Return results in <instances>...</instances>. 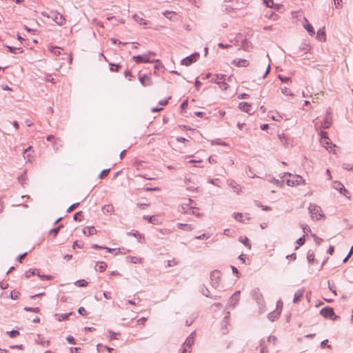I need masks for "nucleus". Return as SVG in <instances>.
<instances>
[{
  "mask_svg": "<svg viewBox=\"0 0 353 353\" xmlns=\"http://www.w3.org/2000/svg\"><path fill=\"white\" fill-rule=\"evenodd\" d=\"M284 181L288 186L291 187L305 184V180L301 176L292 174H285Z\"/></svg>",
  "mask_w": 353,
  "mask_h": 353,
  "instance_id": "nucleus-1",
  "label": "nucleus"
},
{
  "mask_svg": "<svg viewBox=\"0 0 353 353\" xmlns=\"http://www.w3.org/2000/svg\"><path fill=\"white\" fill-rule=\"evenodd\" d=\"M155 56H156V54L154 52H149L143 55L134 56L132 57V59L137 63H154V62L159 63L160 61L159 59L154 60V59H152L153 57H155Z\"/></svg>",
  "mask_w": 353,
  "mask_h": 353,
  "instance_id": "nucleus-2",
  "label": "nucleus"
},
{
  "mask_svg": "<svg viewBox=\"0 0 353 353\" xmlns=\"http://www.w3.org/2000/svg\"><path fill=\"white\" fill-rule=\"evenodd\" d=\"M308 209L312 220L319 221L324 217L322 210L319 206L311 204Z\"/></svg>",
  "mask_w": 353,
  "mask_h": 353,
  "instance_id": "nucleus-3",
  "label": "nucleus"
},
{
  "mask_svg": "<svg viewBox=\"0 0 353 353\" xmlns=\"http://www.w3.org/2000/svg\"><path fill=\"white\" fill-rule=\"evenodd\" d=\"M321 144L325 148L330 152L336 153L335 150L336 145L332 143L329 137H327L326 132H321Z\"/></svg>",
  "mask_w": 353,
  "mask_h": 353,
  "instance_id": "nucleus-4",
  "label": "nucleus"
},
{
  "mask_svg": "<svg viewBox=\"0 0 353 353\" xmlns=\"http://www.w3.org/2000/svg\"><path fill=\"white\" fill-rule=\"evenodd\" d=\"M333 188L337 190L340 194L345 196L347 199H350V193L345 188V186L339 181H334L332 184Z\"/></svg>",
  "mask_w": 353,
  "mask_h": 353,
  "instance_id": "nucleus-5",
  "label": "nucleus"
},
{
  "mask_svg": "<svg viewBox=\"0 0 353 353\" xmlns=\"http://www.w3.org/2000/svg\"><path fill=\"white\" fill-rule=\"evenodd\" d=\"M221 276V274L219 271L214 270L210 274V279L212 285L214 288H217L219 286Z\"/></svg>",
  "mask_w": 353,
  "mask_h": 353,
  "instance_id": "nucleus-6",
  "label": "nucleus"
},
{
  "mask_svg": "<svg viewBox=\"0 0 353 353\" xmlns=\"http://www.w3.org/2000/svg\"><path fill=\"white\" fill-rule=\"evenodd\" d=\"M321 314L325 318H329L333 320L336 317L334 314L333 309L328 307L323 308L321 310Z\"/></svg>",
  "mask_w": 353,
  "mask_h": 353,
  "instance_id": "nucleus-7",
  "label": "nucleus"
},
{
  "mask_svg": "<svg viewBox=\"0 0 353 353\" xmlns=\"http://www.w3.org/2000/svg\"><path fill=\"white\" fill-rule=\"evenodd\" d=\"M193 343L192 338H188L185 342L183 344L179 353H190L191 345Z\"/></svg>",
  "mask_w": 353,
  "mask_h": 353,
  "instance_id": "nucleus-8",
  "label": "nucleus"
},
{
  "mask_svg": "<svg viewBox=\"0 0 353 353\" xmlns=\"http://www.w3.org/2000/svg\"><path fill=\"white\" fill-rule=\"evenodd\" d=\"M139 80L143 86H149L152 84L151 78L147 74L140 75Z\"/></svg>",
  "mask_w": 353,
  "mask_h": 353,
  "instance_id": "nucleus-9",
  "label": "nucleus"
},
{
  "mask_svg": "<svg viewBox=\"0 0 353 353\" xmlns=\"http://www.w3.org/2000/svg\"><path fill=\"white\" fill-rule=\"evenodd\" d=\"M92 248H93L94 249H105L109 252H114V254L115 255H119V254H125V252H122L120 248L112 249V248H109L99 246V245H98L97 244L92 245Z\"/></svg>",
  "mask_w": 353,
  "mask_h": 353,
  "instance_id": "nucleus-10",
  "label": "nucleus"
},
{
  "mask_svg": "<svg viewBox=\"0 0 353 353\" xmlns=\"http://www.w3.org/2000/svg\"><path fill=\"white\" fill-rule=\"evenodd\" d=\"M199 57L198 54H192L185 59L182 60V64L186 66L190 65L192 63L195 62L196 61L197 57Z\"/></svg>",
  "mask_w": 353,
  "mask_h": 353,
  "instance_id": "nucleus-11",
  "label": "nucleus"
},
{
  "mask_svg": "<svg viewBox=\"0 0 353 353\" xmlns=\"http://www.w3.org/2000/svg\"><path fill=\"white\" fill-rule=\"evenodd\" d=\"M232 64L237 67H248L249 65V61L247 59H234Z\"/></svg>",
  "mask_w": 353,
  "mask_h": 353,
  "instance_id": "nucleus-12",
  "label": "nucleus"
},
{
  "mask_svg": "<svg viewBox=\"0 0 353 353\" xmlns=\"http://www.w3.org/2000/svg\"><path fill=\"white\" fill-rule=\"evenodd\" d=\"M332 125V115L330 113H327L325 117L323 122L321 124L322 128H329Z\"/></svg>",
  "mask_w": 353,
  "mask_h": 353,
  "instance_id": "nucleus-13",
  "label": "nucleus"
},
{
  "mask_svg": "<svg viewBox=\"0 0 353 353\" xmlns=\"http://www.w3.org/2000/svg\"><path fill=\"white\" fill-rule=\"evenodd\" d=\"M234 217L236 221L242 223H245L247 221H249L250 219L248 215L239 212L234 213Z\"/></svg>",
  "mask_w": 353,
  "mask_h": 353,
  "instance_id": "nucleus-14",
  "label": "nucleus"
},
{
  "mask_svg": "<svg viewBox=\"0 0 353 353\" xmlns=\"http://www.w3.org/2000/svg\"><path fill=\"white\" fill-rule=\"evenodd\" d=\"M83 233L87 236H92L97 234V230L93 226H87L83 228Z\"/></svg>",
  "mask_w": 353,
  "mask_h": 353,
  "instance_id": "nucleus-15",
  "label": "nucleus"
},
{
  "mask_svg": "<svg viewBox=\"0 0 353 353\" xmlns=\"http://www.w3.org/2000/svg\"><path fill=\"white\" fill-rule=\"evenodd\" d=\"M53 19H54V21L60 26L64 24V23H65V19H64L63 16L59 13L54 12Z\"/></svg>",
  "mask_w": 353,
  "mask_h": 353,
  "instance_id": "nucleus-16",
  "label": "nucleus"
},
{
  "mask_svg": "<svg viewBox=\"0 0 353 353\" xmlns=\"http://www.w3.org/2000/svg\"><path fill=\"white\" fill-rule=\"evenodd\" d=\"M241 110L245 112L249 113L252 110V105L251 104L247 103V102H241L239 103V105Z\"/></svg>",
  "mask_w": 353,
  "mask_h": 353,
  "instance_id": "nucleus-17",
  "label": "nucleus"
},
{
  "mask_svg": "<svg viewBox=\"0 0 353 353\" xmlns=\"http://www.w3.org/2000/svg\"><path fill=\"white\" fill-rule=\"evenodd\" d=\"M72 314V312H70L68 314H55L54 318L57 321L61 322L63 321H67L69 318V316H70Z\"/></svg>",
  "mask_w": 353,
  "mask_h": 353,
  "instance_id": "nucleus-18",
  "label": "nucleus"
},
{
  "mask_svg": "<svg viewBox=\"0 0 353 353\" xmlns=\"http://www.w3.org/2000/svg\"><path fill=\"white\" fill-rule=\"evenodd\" d=\"M107 267H108V265L105 262L99 261L96 263L94 269L97 272H103L105 270Z\"/></svg>",
  "mask_w": 353,
  "mask_h": 353,
  "instance_id": "nucleus-19",
  "label": "nucleus"
},
{
  "mask_svg": "<svg viewBox=\"0 0 353 353\" xmlns=\"http://www.w3.org/2000/svg\"><path fill=\"white\" fill-rule=\"evenodd\" d=\"M305 24L303 25L305 30L310 33L311 36H314L315 34L313 26L309 23L307 19H304Z\"/></svg>",
  "mask_w": 353,
  "mask_h": 353,
  "instance_id": "nucleus-20",
  "label": "nucleus"
},
{
  "mask_svg": "<svg viewBox=\"0 0 353 353\" xmlns=\"http://www.w3.org/2000/svg\"><path fill=\"white\" fill-rule=\"evenodd\" d=\"M102 210L103 213L112 214L114 212V206L112 204H108L103 207Z\"/></svg>",
  "mask_w": 353,
  "mask_h": 353,
  "instance_id": "nucleus-21",
  "label": "nucleus"
},
{
  "mask_svg": "<svg viewBox=\"0 0 353 353\" xmlns=\"http://www.w3.org/2000/svg\"><path fill=\"white\" fill-rule=\"evenodd\" d=\"M269 117L274 121H280L282 119V117L278 113L274 112H270Z\"/></svg>",
  "mask_w": 353,
  "mask_h": 353,
  "instance_id": "nucleus-22",
  "label": "nucleus"
},
{
  "mask_svg": "<svg viewBox=\"0 0 353 353\" xmlns=\"http://www.w3.org/2000/svg\"><path fill=\"white\" fill-rule=\"evenodd\" d=\"M239 241L245 245V246H246L249 250L251 249V243L250 242V240L248 239V237L246 236H241L240 239H239Z\"/></svg>",
  "mask_w": 353,
  "mask_h": 353,
  "instance_id": "nucleus-23",
  "label": "nucleus"
},
{
  "mask_svg": "<svg viewBox=\"0 0 353 353\" xmlns=\"http://www.w3.org/2000/svg\"><path fill=\"white\" fill-rule=\"evenodd\" d=\"M225 75L222 74H216V77L214 80V82L216 84H219L221 81H225Z\"/></svg>",
  "mask_w": 353,
  "mask_h": 353,
  "instance_id": "nucleus-24",
  "label": "nucleus"
},
{
  "mask_svg": "<svg viewBox=\"0 0 353 353\" xmlns=\"http://www.w3.org/2000/svg\"><path fill=\"white\" fill-rule=\"evenodd\" d=\"M49 50L55 56H59L61 54V49L58 47H50Z\"/></svg>",
  "mask_w": 353,
  "mask_h": 353,
  "instance_id": "nucleus-25",
  "label": "nucleus"
},
{
  "mask_svg": "<svg viewBox=\"0 0 353 353\" xmlns=\"http://www.w3.org/2000/svg\"><path fill=\"white\" fill-rule=\"evenodd\" d=\"M317 37L321 41H325V34L323 30H319L317 32Z\"/></svg>",
  "mask_w": 353,
  "mask_h": 353,
  "instance_id": "nucleus-26",
  "label": "nucleus"
},
{
  "mask_svg": "<svg viewBox=\"0 0 353 353\" xmlns=\"http://www.w3.org/2000/svg\"><path fill=\"white\" fill-rule=\"evenodd\" d=\"M279 137L284 145H288V138L284 134H279Z\"/></svg>",
  "mask_w": 353,
  "mask_h": 353,
  "instance_id": "nucleus-27",
  "label": "nucleus"
},
{
  "mask_svg": "<svg viewBox=\"0 0 353 353\" xmlns=\"http://www.w3.org/2000/svg\"><path fill=\"white\" fill-rule=\"evenodd\" d=\"M20 296V292L17 290L12 291L10 293V298L13 300L18 299Z\"/></svg>",
  "mask_w": 353,
  "mask_h": 353,
  "instance_id": "nucleus-28",
  "label": "nucleus"
},
{
  "mask_svg": "<svg viewBox=\"0 0 353 353\" xmlns=\"http://www.w3.org/2000/svg\"><path fill=\"white\" fill-rule=\"evenodd\" d=\"M110 169H105L101 172V173L99 175V178L102 179L105 177H106L109 173H110Z\"/></svg>",
  "mask_w": 353,
  "mask_h": 353,
  "instance_id": "nucleus-29",
  "label": "nucleus"
},
{
  "mask_svg": "<svg viewBox=\"0 0 353 353\" xmlns=\"http://www.w3.org/2000/svg\"><path fill=\"white\" fill-rule=\"evenodd\" d=\"M281 92L283 94L287 96H293V93L292 90L289 88H284L281 89Z\"/></svg>",
  "mask_w": 353,
  "mask_h": 353,
  "instance_id": "nucleus-30",
  "label": "nucleus"
},
{
  "mask_svg": "<svg viewBox=\"0 0 353 353\" xmlns=\"http://www.w3.org/2000/svg\"><path fill=\"white\" fill-rule=\"evenodd\" d=\"M75 285L78 287H85L88 285V282L83 279L79 280L75 282Z\"/></svg>",
  "mask_w": 353,
  "mask_h": 353,
  "instance_id": "nucleus-31",
  "label": "nucleus"
},
{
  "mask_svg": "<svg viewBox=\"0 0 353 353\" xmlns=\"http://www.w3.org/2000/svg\"><path fill=\"white\" fill-rule=\"evenodd\" d=\"M218 85H219V88L221 90H226L229 87L228 84L225 83V81H221Z\"/></svg>",
  "mask_w": 353,
  "mask_h": 353,
  "instance_id": "nucleus-32",
  "label": "nucleus"
},
{
  "mask_svg": "<svg viewBox=\"0 0 353 353\" xmlns=\"http://www.w3.org/2000/svg\"><path fill=\"white\" fill-rule=\"evenodd\" d=\"M61 228V225H59L57 228L51 230L50 231V234H52L54 237H55L57 235Z\"/></svg>",
  "mask_w": 353,
  "mask_h": 353,
  "instance_id": "nucleus-33",
  "label": "nucleus"
},
{
  "mask_svg": "<svg viewBox=\"0 0 353 353\" xmlns=\"http://www.w3.org/2000/svg\"><path fill=\"white\" fill-rule=\"evenodd\" d=\"M239 298H240V292H235L231 297V300L232 301H235V303L238 302V301L239 300Z\"/></svg>",
  "mask_w": 353,
  "mask_h": 353,
  "instance_id": "nucleus-34",
  "label": "nucleus"
},
{
  "mask_svg": "<svg viewBox=\"0 0 353 353\" xmlns=\"http://www.w3.org/2000/svg\"><path fill=\"white\" fill-rule=\"evenodd\" d=\"M36 270H29L25 273V276L27 279H29L31 276L34 275L36 274Z\"/></svg>",
  "mask_w": 353,
  "mask_h": 353,
  "instance_id": "nucleus-35",
  "label": "nucleus"
},
{
  "mask_svg": "<svg viewBox=\"0 0 353 353\" xmlns=\"http://www.w3.org/2000/svg\"><path fill=\"white\" fill-rule=\"evenodd\" d=\"M8 333L11 338H15L19 335V332L17 330H12Z\"/></svg>",
  "mask_w": 353,
  "mask_h": 353,
  "instance_id": "nucleus-36",
  "label": "nucleus"
},
{
  "mask_svg": "<svg viewBox=\"0 0 353 353\" xmlns=\"http://www.w3.org/2000/svg\"><path fill=\"white\" fill-rule=\"evenodd\" d=\"M146 321H147V319L145 318V317H142V318H141V319L137 320V324L138 325H145Z\"/></svg>",
  "mask_w": 353,
  "mask_h": 353,
  "instance_id": "nucleus-37",
  "label": "nucleus"
},
{
  "mask_svg": "<svg viewBox=\"0 0 353 353\" xmlns=\"http://www.w3.org/2000/svg\"><path fill=\"white\" fill-rule=\"evenodd\" d=\"M82 217H83V214H82L81 212H77L74 215V219L76 220V221H81V219H82Z\"/></svg>",
  "mask_w": 353,
  "mask_h": 353,
  "instance_id": "nucleus-38",
  "label": "nucleus"
},
{
  "mask_svg": "<svg viewBox=\"0 0 353 353\" xmlns=\"http://www.w3.org/2000/svg\"><path fill=\"white\" fill-rule=\"evenodd\" d=\"M25 310L28 311V312H36V313H38L40 311L39 307H25Z\"/></svg>",
  "mask_w": 353,
  "mask_h": 353,
  "instance_id": "nucleus-39",
  "label": "nucleus"
},
{
  "mask_svg": "<svg viewBox=\"0 0 353 353\" xmlns=\"http://www.w3.org/2000/svg\"><path fill=\"white\" fill-rule=\"evenodd\" d=\"M130 261L131 263H137V262L139 263H142V259H138L135 256H130Z\"/></svg>",
  "mask_w": 353,
  "mask_h": 353,
  "instance_id": "nucleus-40",
  "label": "nucleus"
},
{
  "mask_svg": "<svg viewBox=\"0 0 353 353\" xmlns=\"http://www.w3.org/2000/svg\"><path fill=\"white\" fill-rule=\"evenodd\" d=\"M307 258L310 263H313L315 260L314 254L313 253H308Z\"/></svg>",
  "mask_w": 353,
  "mask_h": 353,
  "instance_id": "nucleus-41",
  "label": "nucleus"
},
{
  "mask_svg": "<svg viewBox=\"0 0 353 353\" xmlns=\"http://www.w3.org/2000/svg\"><path fill=\"white\" fill-rule=\"evenodd\" d=\"M264 3L269 8H273L274 5L273 0H264Z\"/></svg>",
  "mask_w": 353,
  "mask_h": 353,
  "instance_id": "nucleus-42",
  "label": "nucleus"
},
{
  "mask_svg": "<svg viewBox=\"0 0 353 353\" xmlns=\"http://www.w3.org/2000/svg\"><path fill=\"white\" fill-rule=\"evenodd\" d=\"M78 312L79 314L82 316H86L87 315V311L83 307H81L78 310Z\"/></svg>",
  "mask_w": 353,
  "mask_h": 353,
  "instance_id": "nucleus-43",
  "label": "nucleus"
},
{
  "mask_svg": "<svg viewBox=\"0 0 353 353\" xmlns=\"http://www.w3.org/2000/svg\"><path fill=\"white\" fill-rule=\"evenodd\" d=\"M121 68V66L119 65H116V64H111V67H110V70L111 71H115V72H117L119 71V69Z\"/></svg>",
  "mask_w": 353,
  "mask_h": 353,
  "instance_id": "nucleus-44",
  "label": "nucleus"
},
{
  "mask_svg": "<svg viewBox=\"0 0 353 353\" xmlns=\"http://www.w3.org/2000/svg\"><path fill=\"white\" fill-rule=\"evenodd\" d=\"M301 296H302V293H301V292L295 293L294 298V302L296 303L297 301H299V300L300 299V298Z\"/></svg>",
  "mask_w": 353,
  "mask_h": 353,
  "instance_id": "nucleus-45",
  "label": "nucleus"
},
{
  "mask_svg": "<svg viewBox=\"0 0 353 353\" xmlns=\"http://www.w3.org/2000/svg\"><path fill=\"white\" fill-rule=\"evenodd\" d=\"M78 205H79V203L72 204V205H70L68 208V209L67 210V212H70L73 211L76 208H77Z\"/></svg>",
  "mask_w": 353,
  "mask_h": 353,
  "instance_id": "nucleus-46",
  "label": "nucleus"
},
{
  "mask_svg": "<svg viewBox=\"0 0 353 353\" xmlns=\"http://www.w3.org/2000/svg\"><path fill=\"white\" fill-rule=\"evenodd\" d=\"M334 2L337 8H342V0H334Z\"/></svg>",
  "mask_w": 353,
  "mask_h": 353,
  "instance_id": "nucleus-47",
  "label": "nucleus"
},
{
  "mask_svg": "<svg viewBox=\"0 0 353 353\" xmlns=\"http://www.w3.org/2000/svg\"><path fill=\"white\" fill-rule=\"evenodd\" d=\"M37 275L39 276H40L41 278H42L43 279H46V280H51L52 279V276H50V275H40L39 272H37Z\"/></svg>",
  "mask_w": 353,
  "mask_h": 353,
  "instance_id": "nucleus-48",
  "label": "nucleus"
},
{
  "mask_svg": "<svg viewBox=\"0 0 353 353\" xmlns=\"http://www.w3.org/2000/svg\"><path fill=\"white\" fill-rule=\"evenodd\" d=\"M305 241V236H303L297 240V243L299 244V245H302L304 244Z\"/></svg>",
  "mask_w": 353,
  "mask_h": 353,
  "instance_id": "nucleus-49",
  "label": "nucleus"
},
{
  "mask_svg": "<svg viewBox=\"0 0 353 353\" xmlns=\"http://www.w3.org/2000/svg\"><path fill=\"white\" fill-rule=\"evenodd\" d=\"M268 19H273V20H276V19H278V18H279V17H278V15H277V14H275V13H274V12H272V13H271V14H270V16H268Z\"/></svg>",
  "mask_w": 353,
  "mask_h": 353,
  "instance_id": "nucleus-50",
  "label": "nucleus"
},
{
  "mask_svg": "<svg viewBox=\"0 0 353 353\" xmlns=\"http://www.w3.org/2000/svg\"><path fill=\"white\" fill-rule=\"evenodd\" d=\"M279 77L282 82H288V81H290V78H289V77H283L282 76H279Z\"/></svg>",
  "mask_w": 353,
  "mask_h": 353,
  "instance_id": "nucleus-51",
  "label": "nucleus"
},
{
  "mask_svg": "<svg viewBox=\"0 0 353 353\" xmlns=\"http://www.w3.org/2000/svg\"><path fill=\"white\" fill-rule=\"evenodd\" d=\"M302 229H303L304 233H307L310 230L308 225H303Z\"/></svg>",
  "mask_w": 353,
  "mask_h": 353,
  "instance_id": "nucleus-52",
  "label": "nucleus"
},
{
  "mask_svg": "<svg viewBox=\"0 0 353 353\" xmlns=\"http://www.w3.org/2000/svg\"><path fill=\"white\" fill-rule=\"evenodd\" d=\"M67 341L70 343H72V344H74V339L71 336H68L67 337Z\"/></svg>",
  "mask_w": 353,
  "mask_h": 353,
  "instance_id": "nucleus-53",
  "label": "nucleus"
},
{
  "mask_svg": "<svg viewBox=\"0 0 353 353\" xmlns=\"http://www.w3.org/2000/svg\"><path fill=\"white\" fill-rule=\"evenodd\" d=\"M46 81H50L52 83H55L54 78L51 77V75H49L48 77H46Z\"/></svg>",
  "mask_w": 353,
  "mask_h": 353,
  "instance_id": "nucleus-54",
  "label": "nucleus"
},
{
  "mask_svg": "<svg viewBox=\"0 0 353 353\" xmlns=\"http://www.w3.org/2000/svg\"><path fill=\"white\" fill-rule=\"evenodd\" d=\"M26 255H27V252H26L19 256V261L20 263H22V260L26 257Z\"/></svg>",
  "mask_w": 353,
  "mask_h": 353,
  "instance_id": "nucleus-55",
  "label": "nucleus"
},
{
  "mask_svg": "<svg viewBox=\"0 0 353 353\" xmlns=\"http://www.w3.org/2000/svg\"><path fill=\"white\" fill-rule=\"evenodd\" d=\"M239 259L242 261L243 263H245V255L241 254L239 256Z\"/></svg>",
  "mask_w": 353,
  "mask_h": 353,
  "instance_id": "nucleus-56",
  "label": "nucleus"
},
{
  "mask_svg": "<svg viewBox=\"0 0 353 353\" xmlns=\"http://www.w3.org/2000/svg\"><path fill=\"white\" fill-rule=\"evenodd\" d=\"M173 13L174 12H172L166 11V12H163V15L165 17H166L167 18H170V14H173Z\"/></svg>",
  "mask_w": 353,
  "mask_h": 353,
  "instance_id": "nucleus-57",
  "label": "nucleus"
},
{
  "mask_svg": "<svg viewBox=\"0 0 353 353\" xmlns=\"http://www.w3.org/2000/svg\"><path fill=\"white\" fill-rule=\"evenodd\" d=\"M334 246H330L328 249V252L330 254H332V253L334 252Z\"/></svg>",
  "mask_w": 353,
  "mask_h": 353,
  "instance_id": "nucleus-58",
  "label": "nucleus"
},
{
  "mask_svg": "<svg viewBox=\"0 0 353 353\" xmlns=\"http://www.w3.org/2000/svg\"><path fill=\"white\" fill-rule=\"evenodd\" d=\"M168 102V101L165 99V100L161 101L159 102V104L161 105H167Z\"/></svg>",
  "mask_w": 353,
  "mask_h": 353,
  "instance_id": "nucleus-59",
  "label": "nucleus"
},
{
  "mask_svg": "<svg viewBox=\"0 0 353 353\" xmlns=\"http://www.w3.org/2000/svg\"><path fill=\"white\" fill-rule=\"evenodd\" d=\"M244 125H245V123H238V124H237V127H238V128H239L240 130H241L243 129V128Z\"/></svg>",
  "mask_w": 353,
  "mask_h": 353,
  "instance_id": "nucleus-60",
  "label": "nucleus"
},
{
  "mask_svg": "<svg viewBox=\"0 0 353 353\" xmlns=\"http://www.w3.org/2000/svg\"><path fill=\"white\" fill-rule=\"evenodd\" d=\"M254 293L256 294V299H259L260 297L262 296L261 294L259 293V290L257 292L254 291Z\"/></svg>",
  "mask_w": 353,
  "mask_h": 353,
  "instance_id": "nucleus-61",
  "label": "nucleus"
},
{
  "mask_svg": "<svg viewBox=\"0 0 353 353\" xmlns=\"http://www.w3.org/2000/svg\"><path fill=\"white\" fill-rule=\"evenodd\" d=\"M327 341H328L327 340H325V341L321 342V345L322 348H324L326 346V344H327Z\"/></svg>",
  "mask_w": 353,
  "mask_h": 353,
  "instance_id": "nucleus-62",
  "label": "nucleus"
},
{
  "mask_svg": "<svg viewBox=\"0 0 353 353\" xmlns=\"http://www.w3.org/2000/svg\"><path fill=\"white\" fill-rule=\"evenodd\" d=\"M219 46L221 48H227L230 47V45L225 46L224 44L220 43H219Z\"/></svg>",
  "mask_w": 353,
  "mask_h": 353,
  "instance_id": "nucleus-63",
  "label": "nucleus"
},
{
  "mask_svg": "<svg viewBox=\"0 0 353 353\" xmlns=\"http://www.w3.org/2000/svg\"><path fill=\"white\" fill-rule=\"evenodd\" d=\"M268 128V124H263V125H261V129L262 130H267Z\"/></svg>",
  "mask_w": 353,
  "mask_h": 353,
  "instance_id": "nucleus-64",
  "label": "nucleus"
}]
</instances>
